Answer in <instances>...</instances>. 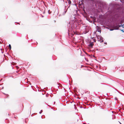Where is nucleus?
Segmentation results:
<instances>
[{"instance_id": "1", "label": "nucleus", "mask_w": 124, "mask_h": 124, "mask_svg": "<svg viewBox=\"0 0 124 124\" xmlns=\"http://www.w3.org/2000/svg\"><path fill=\"white\" fill-rule=\"evenodd\" d=\"M97 31L99 32H101V30L100 28L98 26H97Z\"/></svg>"}, {"instance_id": "2", "label": "nucleus", "mask_w": 124, "mask_h": 124, "mask_svg": "<svg viewBox=\"0 0 124 124\" xmlns=\"http://www.w3.org/2000/svg\"><path fill=\"white\" fill-rule=\"evenodd\" d=\"M97 38H98V39H99V38H100V39L99 40V39L98 40V41H99V40H100V39H101V36H97Z\"/></svg>"}, {"instance_id": "3", "label": "nucleus", "mask_w": 124, "mask_h": 124, "mask_svg": "<svg viewBox=\"0 0 124 124\" xmlns=\"http://www.w3.org/2000/svg\"><path fill=\"white\" fill-rule=\"evenodd\" d=\"M93 45V44L92 43L90 44V45H89V46H90L92 47Z\"/></svg>"}, {"instance_id": "4", "label": "nucleus", "mask_w": 124, "mask_h": 124, "mask_svg": "<svg viewBox=\"0 0 124 124\" xmlns=\"http://www.w3.org/2000/svg\"><path fill=\"white\" fill-rule=\"evenodd\" d=\"M67 1H68V3L69 4H70L71 2L70 1V0H67Z\"/></svg>"}, {"instance_id": "5", "label": "nucleus", "mask_w": 124, "mask_h": 124, "mask_svg": "<svg viewBox=\"0 0 124 124\" xmlns=\"http://www.w3.org/2000/svg\"><path fill=\"white\" fill-rule=\"evenodd\" d=\"M9 49L10 50L11 49V46L10 44H9Z\"/></svg>"}, {"instance_id": "6", "label": "nucleus", "mask_w": 124, "mask_h": 124, "mask_svg": "<svg viewBox=\"0 0 124 124\" xmlns=\"http://www.w3.org/2000/svg\"><path fill=\"white\" fill-rule=\"evenodd\" d=\"M15 118H16V117H15Z\"/></svg>"}, {"instance_id": "7", "label": "nucleus", "mask_w": 124, "mask_h": 124, "mask_svg": "<svg viewBox=\"0 0 124 124\" xmlns=\"http://www.w3.org/2000/svg\"><path fill=\"white\" fill-rule=\"evenodd\" d=\"M30 108H31V107H30ZM30 111L31 110V109H30Z\"/></svg>"}]
</instances>
